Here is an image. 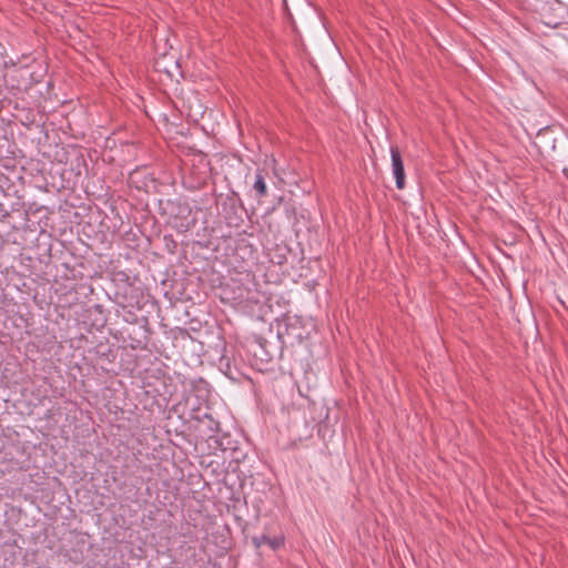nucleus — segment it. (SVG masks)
I'll return each instance as SVG.
<instances>
[{
    "label": "nucleus",
    "mask_w": 568,
    "mask_h": 568,
    "mask_svg": "<svg viewBox=\"0 0 568 568\" xmlns=\"http://www.w3.org/2000/svg\"><path fill=\"white\" fill-rule=\"evenodd\" d=\"M179 213H180L181 215H183V216H184V219L186 220V219H187V216H189V215H190V213H191V209H190L187 205L180 206V207H179Z\"/></svg>",
    "instance_id": "0eeeda50"
},
{
    "label": "nucleus",
    "mask_w": 568,
    "mask_h": 568,
    "mask_svg": "<svg viewBox=\"0 0 568 568\" xmlns=\"http://www.w3.org/2000/svg\"><path fill=\"white\" fill-rule=\"evenodd\" d=\"M392 172L396 181V187L403 190L406 185L404 162L398 146H390Z\"/></svg>",
    "instance_id": "f257e3e1"
},
{
    "label": "nucleus",
    "mask_w": 568,
    "mask_h": 568,
    "mask_svg": "<svg viewBox=\"0 0 568 568\" xmlns=\"http://www.w3.org/2000/svg\"><path fill=\"white\" fill-rule=\"evenodd\" d=\"M252 544L255 548H261L263 545L270 546L273 550L278 549L284 545L283 537H268L266 535L252 537Z\"/></svg>",
    "instance_id": "7ed1b4c3"
},
{
    "label": "nucleus",
    "mask_w": 568,
    "mask_h": 568,
    "mask_svg": "<svg viewBox=\"0 0 568 568\" xmlns=\"http://www.w3.org/2000/svg\"><path fill=\"white\" fill-rule=\"evenodd\" d=\"M253 190L255 191L256 196L258 199H262L267 194V186L265 183V178L261 171L256 172L255 181L253 184Z\"/></svg>",
    "instance_id": "20e7f679"
},
{
    "label": "nucleus",
    "mask_w": 568,
    "mask_h": 568,
    "mask_svg": "<svg viewBox=\"0 0 568 568\" xmlns=\"http://www.w3.org/2000/svg\"><path fill=\"white\" fill-rule=\"evenodd\" d=\"M113 281L123 282L125 284L130 283V276L124 271H118L113 273Z\"/></svg>",
    "instance_id": "39448f33"
},
{
    "label": "nucleus",
    "mask_w": 568,
    "mask_h": 568,
    "mask_svg": "<svg viewBox=\"0 0 568 568\" xmlns=\"http://www.w3.org/2000/svg\"><path fill=\"white\" fill-rule=\"evenodd\" d=\"M562 173L566 176V179L568 180V168H564Z\"/></svg>",
    "instance_id": "1a4fd4ad"
},
{
    "label": "nucleus",
    "mask_w": 568,
    "mask_h": 568,
    "mask_svg": "<svg viewBox=\"0 0 568 568\" xmlns=\"http://www.w3.org/2000/svg\"><path fill=\"white\" fill-rule=\"evenodd\" d=\"M224 374L227 375L230 378L234 379V377L230 373V365L227 364V369L224 371Z\"/></svg>",
    "instance_id": "6e6552de"
},
{
    "label": "nucleus",
    "mask_w": 568,
    "mask_h": 568,
    "mask_svg": "<svg viewBox=\"0 0 568 568\" xmlns=\"http://www.w3.org/2000/svg\"><path fill=\"white\" fill-rule=\"evenodd\" d=\"M172 224H173V226H174V227H176L178 230H181V231H187V230L191 227V225H192L193 223L184 222V221H182V220H179V222H178V217H173Z\"/></svg>",
    "instance_id": "423d86ee"
},
{
    "label": "nucleus",
    "mask_w": 568,
    "mask_h": 568,
    "mask_svg": "<svg viewBox=\"0 0 568 568\" xmlns=\"http://www.w3.org/2000/svg\"><path fill=\"white\" fill-rule=\"evenodd\" d=\"M195 419L206 429V435L212 438L220 432V422L216 420L211 413H203V415H196Z\"/></svg>",
    "instance_id": "f03ea898"
}]
</instances>
